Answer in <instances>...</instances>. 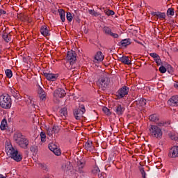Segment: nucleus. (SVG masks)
I'll use <instances>...</instances> for the list:
<instances>
[{
    "instance_id": "nucleus-1",
    "label": "nucleus",
    "mask_w": 178,
    "mask_h": 178,
    "mask_svg": "<svg viewBox=\"0 0 178 178\" xmlns=\"http://www.w3.org/2000/svg\"><path fill=\"white\" fill-rule=\"evenodd\" d=\"M6 152L8 156L15 161V162H20L22 159V154L19 152L17 148L14 147L9 140L6 141Z\"/></svg>"
},
{
    "instance_id": "nucleus-2",
    "label": "nucleus",
    "mask_w": 178,
    "mask_h": 178,
    "mask_svg": "<svg viewBox=\"0 0 178 178\" xmlns=\"http://www.w3.org/2000/svg\"><path fill=\"white\" fill-rule=\"evenodd\" d=\"M13 141L19 146L20 148H23L24 149H27L29 147V144L30 142L29 139L26 138L23 135V134L20 132H15L13 135Z\"/></svg>"
},
{
    "instance_id": "nucleus-3",
    "label": "nucleus",
    "mask_w": 178,
    "mask_h": 178,
    "mask_svg": "<svg viewBox=\"0 0 178 178\" xmlns=\"http://www.w3.org/2000/svg\"><path fill=\"white\" fill-rule=\"evenodd\" d=\"M0 106L3 109H10L12 107V99L9 95H1L0 96Z\"/></svg>"
},
{
    "instance_id": "nucleus-4",
    "label": "nucleus",
    "mask_w": 178,
    "mask_h": 178,
    "mask_svg": "<svg viewBox=\"0 0 178 178\" xmlns=\"http://www.w3.org/2000/svg\"><path fill=\"white\" fill-rule=\"evenodd\" d=\"M149 131L150 136L154 138H157L158 140H161V138H162L163 133L162 132V129H161V127L156 125H150Z\"/></svg>"
},
{
    "instance_id": "nucleus-5",
    "label": "nucleus",
    "mask_w": 178,
    "mask_h": 178,
    "mask_svg": "<svg viewBox=\"0 0 178 178\" xmlns=\"http://www.w3.org/2000/svg\"><path fill=\"white\" fill-rule=\"evenodd\" d=\"M111 81L106 75H102L98 80V85L102 90H106Z\"/></svg>"
},
{
    "instance_id": "nucleus-6",
    "label": "nucleus",
    "mask_w": 178,
    "mask_h": 178,
    "mask_svg": "<svg viewBox=\"0 0 178 178\" xmlns=\"http://www.w3.org/2000/svg\"><path fill=\"white\" fill-rule=\"evenodd\" d=\"M129 91H130V88L127 86H122L117 92V98L118 99H122V98H124L126 95H129Z\"/></svg>"
},
{
    "instance_id": "nucleus-7",
    "label": "nucleus",
    "mask_w": 178,
    "mask_h": 178,
    "mask_svg": "<svg viewBox=\"0 0 178 178\" xmlns=\"http://www.w3.org/2000/svg\"><path fill=\"white\" fill-rule=\"evenodd\" d=\"M66 60H67L70 65H74V62L77 60V54H76V51L73 50L67 51Z\"/></svg>"
},
{
    "instance_id": "nucleus-8",
    "label": "nucleus",
    "mask_w": 178,
    "mask_h": 178,
    "mask_svg": "<svg viewBox=\"0 0 178 178\" xmlns=\"http://www.w3.org/2000/svg\"><path fill=\"white\" fill-rule=\"evenodd\" d=\"M86 113V107L81 106L79 108L75 109L74 111V116L76 120H80L83 118V115Z\"/></svg>"
},
{
    "instance_id": "nucleus-9",
    "label": "nucleus",
    "mask_w": 178,
    "mask_h": 178,
    "mask_svg": "<svg viewBox=\"0 0 178 178\" xmlns=\"http://www.w3.org/2000/svg\"><path fill=\"white\" fill-rule=\"evenodd\" d=\"M102 32L105 35H109L110 37H113V38H119V35L118 33H113L112 29L109 26H104L102 28Z\"/></svg>"
},
{
    "instance_id": "nucleus-10",
    "label": "nucleus",
    "mask_w": 178,
    "mask_h": 178,
    "mask_svg": "<svg viewBox=\"0 0 178 178\" xmlns=\"http://www.w3.org/2000/svg\"><path fill=\"white\" fill-rule=\"evenodd\" d=\"M49 149L54 152L57 156H59V155H61L62 152L60 151V149L58 147V144L55 143H51L49 144Z\"/></svg>"
},
{
    "instance_id": "nucleus-11",
    "label": "nucleus",
    "mask_w": 178,
    "mask_h": 178,
    "mask_svg": "<svg viewBox=\"0 0 178 178\" xmlns=\"http://www.w3.org/2000/svg\"><path fill=\"white\" fill-rule=\"evenodd\" d=\"M113 111L116 115L118 116H122L123 113H124V111H126V108H124V106L122 104H117L113 107Z\"/></svg>"
},
{
    "instance_id": "nucleus-12",
    "label": "nucleus",
    "mask_w": 178,
    "mask_h": 178,
    "mask_svg": "<svg viewBox=\"0 0 178 178\" xmlns=\"http://www.w3.org/2000/svg\"><path fill=\"white\" fill-rule=\"evenodd\" d=\"M43 76H44V77L49 81H56L58 77H59V74H52L48 72H43Z\"/></svg>"
},
{
    "instance_id": "nucleus-13",
    "label": "nucleus",
    "mask_w": 178,
    "mask_h": 178,
    "mask_svg": "<svg viewBox=\"0 0 178 178\" xmlns=\"http://www.w3.org/2000/svg\"><path fill=\"white\" fill-rule=\"evenodd\" d=\"M24 101L26 102L27 105H29L30 106H33V108H35V102L34 101V99L33 97L25 95L24 96Z\"/></svg>"
},
{
    "instance_id": "nucleus-14",
    "label": "nucleus",
    "mask_w": 178,
    "mask_h": 178,
    "mask_svg": "<svg viewBox=\"0 0 178 178\" xmlns=\"http://www.w3.org/2000/svg\"><path fill=\"white\" fill-rule=\"evenodd\" d=\"M169 158H178V146L175 145L170 148L169 153H168Z\"/></svg>"
},
{
    "instance_id": "nucleus-15",
    "label": "nucleus",
    "mask_w": 178,
    "mask_h": 178,
    "mask_svg": "<svg viewBox=\"0 0 178 178\" xmlns=\"http://www.w3.org/2000/svg\"><path fill=\"white\" fill-rule=\"evenodd\" d=\"M53 95L55 98H63L66 95V91L62 88H58L54 92Z\"/></svg>"
},
{
    "instance_id": "nucleus-16",
    "label": "nucleus",
    "mask_w": 178,
    "mask_h": 178,
    "mask_svg": "<svg viewBox=\"0 0 178 178\" xmlns=\"http://www.w3.org/2000/svg\"><path fill=\"white\" fill-rule=\"evenodd\" d=\"M168 102L170 106H178V95L171 97Z\"/></svg>"
},
{
    "instance_id": "nucleus-17",
    "label": "nucleus",
    "mask_w": 178,
    "mask_h": 178,
    "mask_svg": "<svg viewBox=\"0 0 178 178\" xmlns=\"http://www.w3.org/2000/svg\"><path fill=\"white\" fill-rule=\"evenodd\" d=\"M61 169L64 172H69V170H72V163L70 161H64L62 164Z\"/></svg>"
},
{
    "instance_id": "nucleus-18",
    "label": "nucleus",
    "mask_w": 178,
    "mask_h": 178,
    "mask_svg": "<svg viewBox=\"0 0 178 178\" xmlns=\"http://www.w3.org/2000/svg\"><path fill=\"white\" fill-rule=\"evenodd\" d=\"M40 33L44 37H49V35H51V33H49V29H48V26H47V25L41 26Z\"/></svg>"
},
{
    "instance_id": "nucleus-19",
    "label": "nucleus",
    "mask_w": 178,
    "mask_h": 178,
    "mask_svg": "<svg viewBox=\"0 0 178 178\" xmlns=\"http://www.w3.org/2000/svg\"><path fill=\"white\" fill-rule=\"evenodd\" d=\"M104 58H105V56H104V54H102V51H97L95 56V59L97 62H102Z\"/></svg>"
},
{
    "instance_id": "nucleus-20",
    "label": "nucleus",
    "mask_w": 178,
    "mask_h": 178,
    "mask_svg": "<svg viewBox=\"0 0 178 178\" xmlns=\"http://www.w3.org/2000/svg\"><path fill=\"white\" fill-rule=\"evenodd\" d=\"M2 38L6 42H10V41H12V35L4 32L2 35Z\"/></svg>"
},
{
    "instance_id": "nucleus-21",
    "label": "nucleus",
    "mask_w": 178,
    "mask_h": 178,
    "mask_svg": "<svg viewBox=\"0 0 178 178\" xmlns=\"http://www.w3.org/2000/svg\"><path fill=\"white\" fill-rule=\"evenodd\" d=\"M84 147L85 149H86V151H92V149H94V147L92 146V142L90 140H88L85 145H84Z\"/></svg>"
},
{
    "instance_id": "nucleus-22",
    "label": "nucleus",
    "mask_w": 178,
    "mask_h": 178,
    "mask_svg": "<svg viewBox=\"0 0 178 178\" xmlns=\"http://www.w3.org/2000/svg\"><path fill=\"white\" fill-rule=\"evenodd\" d=\"M120 60L124 65H131V60L129 59V56H123L120 58Z\"/></svg>"
},
{
    "instance_id": "nucleus-23",
    "label": "nucleus",
    "mask_w": 178,
    "mask_h": 178,
    "mask_svg": "<svg viewBox=\"0 0 178 178\" xmlns=\"http://www.w3.org/2000/svg\"><path fill=\"white\" fill-rule=\"evenodd\" d=\"M60 115L61 118L63 119H66V117L67 116V108L66 107H63L60 110Z\"/></svg>"
},
{
    "instance_id": "nucleus-24",
    "label": "nucleus",
    "mask_w": 178,
    "mask_h": 178,
    "mask_svg": "<svg viewBox=\"0 0 178 178\" xmlns=\"http://www.w3.org/2000/svg\"><path fill=\"white\" fill-rule=\"evenodd\" d=\"M120 44L122 47H127L131 44V40L130 38L128 39H124L121 40Z\"/></svg>"
},
{
    "instance_id": "nucleus-25",
    "label": "nucleus",
    "mask_w": 178,
    "mask_h": 178,
    "mask_svg": "<svg viewBox=\"0 0 178 178\" xmlns=\"http://www.w3.org/2000/svg\"><path fill=\"white\" fill-rule=\"evenodd\" d=\"M6 127H8V121L6 119H3L0 125L1 130H6Z\"/></svg>"
},
{
    "instance_id": "nucleus-26",
    "label": "nucleus",
    "mask_w": 178,
    "mask_h": 178,
    "mask_svg": "<svg viewBox=\"0 0 178 178\" xmlns=\"http://www.w3.org/2000/svg\"><path fill=\"white\" fill-rule=\"evenodd\" d=\"M58 13H59V15H60V19L63 22H65V16H66V14L65 13V10H63V9H60L58 10Z\"/></svg>"
},
{
    "instance_id": "nucleus-27",
    "label": "nucleus",
    "mask_w": 178,
    "mask_h": 178,
    "mask_svg": "<svg viewBox=\"0 0 178 178\" xmlns=\"http://www.w3.org/2000/svg\"><path fill=\"white\" fill-rule=\"evenodd\" d=\"M149 120L150 122H154V123H156L158 120H159V118L156 114H152L149 117Z\"/></svg>"
},
{
    "instance_id": "nucleus-28",
    "label": "nucleus",
    "mask_w": 178,
    "mask_h": 178,
    "mask_svg": "<svg viewBox=\"0 0 178 178\" xmlns=\"http://www.w3.org/2000/svg\"><path fill=\"white\" fill-rule=\"evenodd\" d=\"M10 92L12 95L14 97V98H16V99H19V92H17L15 88H13V89L11 88Z\"/></svg>"
},
{
    "instance_id": "nucleus-29",
    "label": "nucleus",
    "mask_w": 178,
    "mask_h": 178,
    "mask_svg": "<svg viewBox=\"0 0 178 178\" xmlns=\"http://www.w3.org/2000/svg\"><path fill=\"white\" fill-rule=\"evenodd\" d=\"M39 168H40V169H42V170H43L44 173H47V172L49 170V168H48V165L44 163H39Z\"/></svg>"
},
{
    "instance_id": "nucleus-30",
    "label": "nucleus",
    "mask_w": 178,
    "mask_h": 178,
    "mask_svg": "<svg viewBox=\"0 0 178 178\" xmlns=\"http://www.w3.org/2000/svg\"><path fill=\"white\" fill-rule=\"evenodd\" d=\"M84 166H86V162L84 161H79L78 162V168L79 169V172H83V169L84 168Z\"/></svg>"
},
{
    "instance_id": "nucleus-31",
    "label": "nucleus",
    "mask_w": 178,
    "mask_h": 178,
    "mask_svg": "<svg viewBox=\"0 0 178 178\" xmlns=\"http://www.w3.org/2000/svg\"><path fill=\"white\" fill-rule=\"evenodd\" d=\"M40 136L42 143H45V141H47V134L44 131H41Z\"/></svg>"
},
{
    "instance_id": "nucleus-32",
    "label": "nucleus",
    "mask_w": 178,
    "mask_h": 178,
    "mask_svg": "<svg viewBox=\"0 0 178 178\" xmlns=\"http://www.w3.org/2000/svg\"><path fill=\"white\" fill-rule=\"evenodd\" d=\"M100 172L101 170H99V168H98L97 165H95L93 169L92 170V173H93V175H99Z\"/></svg>"
},
{
    "instance_id": "nucleus-33",
    "label": "nucleus",
    "mask_w": 178,
    "mask_h": 178,
    "mask_svg": "<svg viewBox=\"0 0 178 178\" xmlns=\"http://www.w3.org/2000/svg\"><path fill=\"white\" fill-rule=\"evenodd\" d=\"M140 106H145L147 105V99L142 98L138 101Z\"/></svg>"
},
{
    "instance_id": "nucleus-34",
    "label": "nucleus",
    "mask_w": 178,
    "mask_h": 178,
    "mask_svg": "<svg viewBox=\"0 0 178 178\" xmlns=\"http://www.w3.org/2000/svg\"><path fill=\"white\" fill-rule=\"evenodd\" d=\"M51 128L53 129L54 134H58V133L60 131V128L58 125H54Z\"/></svg>"
},
{
    "instance_id": "nucleus-35",
    "label": "nucleus",
    "mask_w": 178,
    "mask_h": 178,
    "mask_svg": "<svg viewBox=\"0 0 178 178\" xmlns=\"http://www.w3.org/2000/svg\"><path fill=\"white\" fill-rule=\"evenodd\" d=\"M168 16H175V9L172 8H168L167 10Z\"/></svg>"
},
{
    "instance_id": "nucleus-36",
    "label": "nucleus",
    "mask_w": 178,
    "mask_h": 178,
    "mask_svg": "<svg viewBox=\"0 0 178 178\" xmlns=\"http://www.w3.org/2000/svg\"><path fill=\"white\" fill-rule=\"evenodd\" d=\"M6 75L8 79H11L12 76H13V73L11 70L7 69L6 70Z\"/></svg>"
},
{
    "instance_id": "nucleus-37",
    "label": "nucleus",
    "mask_w": 178,
    "mask_h": 178,
    "mask_svg": "<svg viewBox=\"0 0 178 178\" xmlns=\"http://www.w3.org/2000/svg\"><path fill=\"white\" fill-rule=\"evenodd\" d=\"M47 136H49V137H51V136H54V134H55L54 132V129H53L52 127H51V128H47Z\"/></svg>"
},
{
    "instance_id": "nucleus-38",
    "label": "nucleus",
    "mask_w": 178,
    "mask_h": 178,
    "mask_svg": "<svg viewBox=\"0 0 178 178\" xmlns=\"http://www.w3.org/2000/svg\"><path fill=\"white\" fill-rule=\"evenodd\" d=\"M102 111L104 113H105V115H106L107 116L111 115V110H109L108 107L106 106L103 107Z\"/></svg>"
},
{
    "instance_id": "nucleus-39",
    "label": "nucleus",
    "mask_w": 178,
    "mask_h": 178,
    "mask_svg": "<svg viewBox=\"0 0 178 178\" xmlns=\"http://www.w3.org/2000/svg\"><path fill=\"white\" fill-rule=\"evenodd\" d=\"M104 13L105 15H107V16H113V15H115V11L112 10H105Z\"/></svg>"
},
{
    "instance_id": "nucleus-40",
    "label": "nucleus",
    "mask_w": 178,
    "mask_h": 178,
    "mask_svg": "<svg viewBox=\"0 0 178 178\" xmlns=\"http://www.w3.org/2000/svg\"><path fill=\"white\" fill-rule=\"evenodd\" d=\"M157 17H159L161 20L166 17L165 13H159Z\"/></svg>"
},
{
    "instance_id": "nucleus-41",
    "label": "nucleus",
    "mask_w": 178,
    "mask_h": 178,
    "mask_svg": "<svg viewBox=\"0 0 178 178\" xmlns=\"http://www.w3.org/2000/svg\"><path fill=\"white\" fill-rule=\"evenodd\" d=\"M140 172L141 173L142 177L143 178H147V173H145V170H144V168H140Z\"/></svg>"
},
{
    "instance_id": "nucleus-42",
    "label": "nucleus",
    "mask_w": 178,
    "mask_h": 178,
    "mask_svg": "<svg viewBox=\"0 0 178 178\" xmlns=\"http://www.w3.org/2000/svg\"><path fill=\"white\" fill-rule=\"evenodd\" d=\"M67 19L68 20V22H72V20H73V15H72V13H67Z\"/></svg>"
},
{
    "instance_id": "nucleus-43",
    "label": "nucleus",
    "mask_w": 178,
    "mask_h": 178,
    "mask_svg": "<svg viewBox=\"0 0 178 178\" xmlns=\"http://www.w3.org/2000/svg\"><path fill=\"white\" fill-rule=\"evenodd\" d=\"M165 69L168 72V73H170V74H172V73H173V68L172 67V66L170 65H168L167 66V68H165Z\"/></svg>"
},
{
    "instance_id": "nucleus-44",
    "label": "nucleus",
    "mask_w": 178,
    "mask_h": 178,
    "mask_svg": "<svg viewBox=\"0 0 178 178\" xmlns=\"http://www.w3.org/2000/svg\"><path fill=\"white\" fill-rule=\"evenodd\" d=\"M154 60L156 61V63L158 65L161 64V57H159V55H158L156 58H154Z\"/></svg>"
},
{
    "instance_id": "nucleus-45",
    "label": "nucleus",
    "mask_w": 178,
    "mask_h": 178,
    "mask_svg": "<svg viewBox=\"0 0 178 178\" xmlns=\"http://www.w3.org/2000/svg\"><path fill=\"white\" fill-rule=\"evenodd\" d=\"M159 72H161V73H166V68L164 67V66H161L159 67Z\"/></svg>"
},
{
    "instance_id": "nucleus-46",
    "label": "nucleus",
    "mask_w": 178,
    "mask_h": 178,
    "mask_svg": "<svg viewBox=\"0 0 178 178\" xmlns=\"http://www.w3.org/2000/svg\"><path fill=\"white\" fill-rule=\"evenodd\" d=\"M38 94L39 95H41V94H45V92L44 91L42 88H41L40 86H39Z\"/></svg>"
},
{
    "instance_id": "nucleus-47",
    "label": "nucleus",
    "mask_w": 178,
    "mask_h": 178,
    "mask_svg": "<svg viewBox=\"0 0 178 178\" xmlns=\"http://www.w3.org/2000/svg\"><path fill=\"white\" fill-rule=\"evenodd\" d=\"M99 178H106V174L105 172H102L100 174H98Z\"/></svg>"
},
{
    "instance_id": "nucleus-48",
    "label": "nucleus",
    "mask_w": 178,
    "mask_h": 178,
    "mask_svg": "<svg viewBox=\"0 0 178 178\" xmlns=\"http://www.w3.org/2000/svg\"><path fill=\"white\" fill-rule=\"evenodd\" d=\"M170 138H171V140H175V141H177V140H178V137L175 136V134H170Z\"/></svg>"
},
{
    "instance_id": "nucleus-49",
    "label": "nucleus",
    "mask_w": 178,
    "mask_h": 178,
    "mask_svg": "<svg viewBox=\"0 0 178 178\" xmlns=\"http://www.w3.org/2000/svg\"><path fill=\"white\" fill-rule=\"evenodd\" d=\"M39 95H40V99H42V101H44V99H45V97H46L45 93H42Z\"/></svg>"
},
{
    "instance_id": "nucleus-50",
    "label": "nucleus",
    "mask_w": 178,
    "mask_h": 178,
    "mask_svg": "<svg viewBox=\"0 0 178 178\" xmlns=\"http://www.w3.org/2000/svg\"><path fill=\"white\" fill-rule=\"evenodd\" d=\"M150 56H152V58H153L154 59L158 56V54L156 53H150L149 54Z\"/></svg>"
},
{
    "instance_id": "nucleus-51",
    "label": "nucleus",
    "mask_w": 178,
    "mask_h": 178,
    "mask_svg": "<svg viewBox=\"0 0 178 178\" xmlns=\"http://www.w3.org/2000/svg\"><path fill=\"white\" fill-rule=\"evenodd\" d=\"M6 13V11L2 10V9H0V16H2V15L3 16H5V14Z\"/></svg>"
},
{
    "instance_id": "nucleus-52",
    "label": "nucleus",
    "mask_w": 178,
    "mask_h": 178,
    "mask_svg": "<svg viewBox=\"0 0 178 178\" xmlns=\"http://www.w3.org/2000/svg\"><path fill=\"white\" fill-rule=\"evenodd\" d=\"M159 13L154 12V13H152V15L153 16H156V17H158Z\"/></svg>"
},
{
    "instance_id": "nucleus-53",
    "label": "nucleus",
    "mask_w": 178,
    "mask_h": 178,
    "mask_svg": "<svg viewBox=\"0 0 178 178\" xmlns=\"http://www.w3.org/2000/svg\"><path fill=\"white\" fill-rule=\"evenodd\" d=\"M90 12H93V15H94L95 16H97V12H95V11H94V10H91Z\"/></svg>"
},
{
    "instance_id": "nucleus-54",
    "label": "nucleus",
    "mask_w": 178,
    "mask_h": 178,
    "mask_svg": "<svg viewBox=\"0 0 178 178\" xmlns=\"http://www.w3.org/2000/svg\"><path fill=\"white\" fill-rule=\"evenodd\" d=\"M0 178H6V177H4L3 175H0Z\"/></svg>"
}]
</instances>
